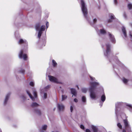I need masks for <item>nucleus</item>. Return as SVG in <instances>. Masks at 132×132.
Wrapping results in <instances>:
<instances>
[{"mask_svg":"<svg viewBox=\"0 0 132 132\" xmlns=\"http://www.w3.org/2000/svg\"><path fill=\"white\" fill-rule=\"evenodd\" d=\"M99 85V83L97 82L93 81L89 82L90 87L89 89L90 92V96L92 99H94L96 98L98 91L96 87Z\"/></svg>","mask_w":132,"mask_h":132,"instance_id":"1","label":"nucleus"},{"mask_svg":"<svg viewBox=\"0 0 132 132\" xmlns=\"http://www.w3.org/2000/svg\"><path fill=\"white\" fill-rule=\"evenodd\" d=\"M81 6L82 11L84 17L88 21L87 9L84 2L82 0H81Z\"/></svg>","mask_w":132,"mask_h":132,"instance_id":"2","label":"nucleus"},{"mask_svg":"<svg viewBox=\"0 0 132 132\" xmlns=\"http://www.w3.org/2000/svg\"><path fill=\"white\" fill-rule=\"evenodd\" d=\"M110 45L109 43H107L105 45L103 46V47L105 49V48H106V50L104 51V54L105 56L109 57L111 54L110 50Z\"/></svg>","mask_w":132,"mask_h":132,"instance_id":"3","label":"nucleus"},{"mask_svg":"<svg viewBox=\"0 0 132 132\" xmlns=\"http://www.w3.org/2000/svg\"><path fill=\"white\" fill-rule=\"evenodd\" d=\"M39 26H37L36 27V29L37 30H38L39 32H38V37L39 38L41 35L42 34V31L45 30V26H41V28L40 29H39Z\"/></svg>","mask_w":132,"mask_h":132,"instance_id":"4","label":"nucleus"},{"mask_svg":"<svg viewBox=\"0 0 132 132\" xmlns=\"http://www.w3.org/2000/svg\"><path fill=\"white\" fill-rule=\"evenodd\" d=\"M122 104V102H118L115 104V113L116 115L118 116L119 112L121 110L120 107Z\"/></svg>","mask_w":132,"mask_h":132,"instance_id":"5","label":"nucleus"},{"mask_svg":"<svg viewBox=\"0 0 132 132\" xmlns=\"http://www.w3.org/2000/svg\"><path fill=\"white\" fill-rule=\"evenodd\" d=\"M26 50H27L26 49L24 50H21L19 55V57L20 58H23L24 60H27V55L26 54H23V53L26 52Z\"/></svg>","mask_w":132,"mask_h":132,"instance_id":"6","label":"nucleus"},{"mask_svg":"<svg viewBox=\"0 0 132 132\" xmlns=\"http://www.w3.org/2000/svg\"><path fill=\"white\" fill-rule=\"evenodd\" d=\"M48 77L49 80L51 82L56 83V84H62V82H59L58 80L55 77L51 76H49Z\"/></svg>","mask_w":132,"mask_h":132,"instance_id":"7","label":"nucleus"},{"mask_svg":"<svg viewBox=\"0 0 132 132\" xmlns=\"http://www.w3.org/2000/svg\"><path fill=\"white\" fill-rule=\"evenodd\" d=\"M26 92L27 94H28L31 100L33 101H35V98H36L37 96V93L36 90H34L33 91V93L34 96V97H33L32 96V95L30 94L29 91L28 90H27Z\"/></svg>","mask_w":132,"mask_h":132,"instance_id":"8","label":"nucleus"},{"mask_svg":"<svg viewBox=\"0 0 132 132\" xmlns=\"http://www.w3.org/2000/svg\"><path fill=\"white\" fill-rule=\"evenodd\" d=\"M50 87V85H48L45 87L43 90H41V94H44L43 98L44 99L46 98L47 97V94L45 92H44V90H45V92H46L47 90V89L49 88Z\"/></svg>","mask_w":132,"mask_h":132,"instance_id":"9","label":"nucleus"},{"mask_svg":"<svg viewBox=\"0 0 132 132\" xmlns=\"http://www.w3.org/2000/svg\"><path fill=\"white\" fill-rule=\"evenodd\" d=\"M108 34L111 42L114 43H115L116 40L114 36L109 32H108Z\"/></svg>","mask_w":132,"mask_h":132,"instance_id":"10","label":"nucleus"},{"mask_svg":"<svg viewBox=\"0 0 132 132\" xmlns=\"http://www.w3.org/2000/svg\"><path fill=\"white\" fill-rule=\"evenodd\" d=\"M57 107L59 111H63L64 109V105L61 103H59L57 104Z\"/></svg>","mask_w":132,"mask_h":132,"instance_id":"11","label":"nucleus"},{"mask_svg":"<svg viewBox=\"0 0 132 132\" xmlns=\"http://www.w3.org/2000/svg\"><path fill=\"white\" fill-rule=\"evenodd\" d=\"M19 43L20 44H25L27 46L28 45V42L26 40H23L22 39H20L19 41Z\"/></svg>","mask_w":132,"mask_h":132,"instance_id":"12","label":"nucleus"},{"mask_svg":"<svg viewBox=\"0 0 132 132\" xmlns=\"http://www.w3.org/2000/svg\"><path fill=\"white\" fill-rule=\"evenodd\" d=\"M122 30L123 32L124 38L127 37V33L125 28L124 27H122Z\"/></svg>","mask_w":132,"mask_h":132,"instance_id":"13","label":"nucleus"},{"mask_svg":"<svg viewBox=\"0 0 132 132\" xmlns=\"http://www.w3.org/2000/svg\"><path fill=\"white\" fill-rule=\"evenodd\" d=\"M81 101L82 104L83 105H85L86 103V98L85 96H83L81 97Z\"/></svg>","mask_w":132,"mask_h":132,"instance_id":"14","label":"nucleus"},{"mask_svg":"<svg viewBox=\"0 0 132 132\" xmlns=\"http://www.w3.org/2000/svg\"><path fill=\"white\" fill-rule=\"evenodd\" d=\"M10 95V93H9L6 95L4 101V104H5L6 103Z\"/></svg>","mask_w":132,"mask_h":132,"instance_id":"15","label":"nucleus"},{"mask_svg":"<svg viewBox=\"0 0 132 132\" xmlns=\"http://www.w3.org/2000/svg\"><path fill=\"white\" fill-rule=\"evenodd\" d=\"M123 122L125 128L130 126L128 122L126 119L123 120Z\"/></svg>","mask_w":132,"mask_h":132,"instance_id":"16","label":"nucleus"},{"mask_svg":"<svg viewBox=\"0 0 132 132\" xmlns=\"http://www.w3.org/2000/svg\"><path fill=\"white\" fill-rule=\"evenodd\" d=\"M102 94H103L101 97V100L103 102L105 100L106 97L103 92Z\"/></svg>","mask_w":132,"mask_h":132,"instance_id":"17","label":"nucleus"},{"mask_svg":"<svg viewBox=\"0 0 132 132\" xmlns=\"http://www.w3.org/2000/svg\"><path fill=\"white\" fill-rule=\"evenodd\" d=\"M72 94L73 95L76 96L77 95V92L76 90L73 88H71V89Z\"/></svg>","mask_w":132,"mask_h":132,"instance_id":"18","label":"nucleus"},{"mask_svg":"<svg viewBox=\"0 0 132 132\" xmlns=\"http://www.w3.org/2000/svg\"><path fill=\"white\" fill-rule=\"evenodd\" d=\"M122 80L123 83L126 84H127V82L129 81V79H127L125 77H123L122 78Z\"/></svg>","mask_w":132,"mask_h":132,"instance_id":"19","label":"nucleus"},{"mask_svg":"<svg viewBox=\"0 0 132 132\" xmlns=\"http://www.w3.org/2000/svg\"><path fill=\"white\" fill-rule=\"evenodd\" d=\"M92 128L93 132H98V128L96 127L92 126Z\"/></svg>","mask_w":132,"mask_h":132,"instance_id":"20","label":"nucleus"},{"mask_svg":"<svg viewBox=\"0 0 132 132\" xmlns=\"http://www.w3.org/2000/svg\"><path fill=\"white\" fill-rule=\"evenodd\" d=\"M99 33L101 35H105L106 32L105 30L104 29H101L99 31Z\"/></svg>","mask_w":132,"mask_h":132,"instance_id":"21","label":"nucleus"},{"mask_svg":"<svg viewBox=\"0 0 132 132\" xmlns=\"http://www.w3.org/2000/svg\"><path fill=\"white\" fill-rule=\"evenodd\" d=\"M52 65L54 67H56L57 65V63L54 60H52Z\"/></svg>","mask_w":132,"mask_h":132,"instance_id":"22","label":"nucleus"},{"mask_svg":"<svg viewBox=\"0 0 132 132\" xmlns=\"http://www.w3.org/2000/svg\"><path fill=\"white\" fill-rule=\"evenodd\" d=\"M34 112L36 113L38 115H40L41 114V111L40 110L38 109H36L34 111Z\"/></svg>","mask_w":132,"mask_h":132,"instance_id":"23","label":"nucleus"},{"mask_svg":"<svg viewBox=\"0 0 132 132\" xmlns=\"http://www.w3.org/2000/svg\"><path fill=\"white\" fill-rule=\"evenodd\" d=\"M81 90L83 93H86L88 91V89L86 88L83 87L81 88Z\"/></svg>","mask_w":132,"mask_h":132,"instance_id":"24","label":"nucleus"},{"mask_svg":"<svg viewBox=\"0 0 132 132\" xmlns=\"http://www.w3.org/2000/svg\"><path fill=\"white\" fill-rule=\"evenodd\" d=\"M39 106V104L35 102L33 103L31 105V106L32 107H37Z\"/></svg>","mask_w":132,"mask_h":132,"instance_id":"25","label":"nucleus"},{"mask_svg":"<svg viewBox=\"0 0 132 132\" xmlns=\"http://www.w3.org/2000/svg\"><path fill=\"white\" fill-rule=\"evenodd\" d=\"M125 128L128 132H131V129L130 126L126 127Z\"/></svg>","mask_w":132,"mask_h":132,"instance_id":"26","label":"nucleus"},{"mask_svg":"<svg viewBox=\"0 0 132 132\" xmlns=\"http://www.w3.org/2000/svg\"><path fill=\"white\" fill-rule=\"evenodd\" d=\"M47 128V126L46 125H43L42 127V130H45Z\"/></svg>","mask_w":132,"mask_h":132,"instance_id":"27","label":"nucleus"},{"mask_svg":"<svg viewBox=\"0 0 132 132\" xmlns=\"http://www.w3.org/2000/svg\"><path fill=\"white\" fill-rule=\"evenodd\" d=\"M109 17L112 19H114L115 18V16L114 15L112 14H109Z\"/></svg>","mask_w":132,"mask_h":132,"instance_id":"28","label":"nucleus"},{"mask_svg":"<svg viewBox=\"0 0 132 132\" xmlns=\"http://www.w3.org/2000/svg\"><path fill=\"white\" fill-rule=\"evenodd\" d=\"M62 101H63L65 99H66L67 97V96L66 95H62Z\"/></svg>","mask_w":132,"mask_h":132,"instance_id":"29","label":"nucleus"},{"mask_svg":"<svg viewBox=\"0 0 132 132\" xmlns=\"http://www.w3.org/2000/svg\"><path fill=\"white\" fill-rule=\"evenodd\" d=\"M128 7L129 10L132 9V4L130 3H129L128 4Z\"/></svg>","mask_w":132,"mask_h":132,"instance_id":"30","label":"nucleus"},{"mask_svg":"<svg viewBox=\"0 0 132 132\" xmlns=\"http://www.w3.org/2000/svg\"><path fill=\"white\" fill-rule=\"evenodd\" d=\"M126 105L128 107L130 110V111H132V105L129 104H127Z\"/></svg>","mask_w":132,"mask_h":132,"instance_id":"31","label":"nucleus"},{"mask_svg":"<svg viewBox=\"0 0 132 132\" xmlns=\"http://www.w3.org/2000/svg\"><path fill=\"white\" fill-rule=\"evenodd\" d=\"M117 126L120 129H121L122 128V126L120 123H118Z\"/></svg>","mask_w":132,"mask_h":132,"instance_id":"32","label":"nucleus"},{"mask_svg":"<svg viewBox=\"0 0 132 132\" xmlns=\"http://www.w3.org/2000/svg\"><path fill=\"white\" fill-rule=\"evenodd\" d=\"M129 35L131 38H132V30L130 31L129 33Z\"/></svg>","mask_w":132,"mask_h":132,"instance_id":"33","label":"nucleus"},{"mask_svg":"<svg viewBox=\"0 0 132 132\" xmlns=\"http://www.w3.org/2000/svg\"><path fill=\"white\" fill-rule=\"evenodd\" d=\"M20 72L23 74H24L25 72V71L24 69H21L20 71Z\"/></svg>","mask_w":132,"mask_h":132,"instance_id":"34","label":"nucleus"},{"mask_svg":"<svg viewBox=\"0 0 132 132\" xmlns=\"http://www.w3.org/2000/svg\"><path fill=\"white\" fill-rule=\"evenodd\" d=\"M29 84L30 86H34V82H30Z\"/></svg>","mask_w":132,"mask_h":132,"instance_id":"35","label":"nucleus"},{"mask_svg":"<svg viewBox=\"0 0 132 132\" xmlns=\"http://www.w3.org/2000/svg\"><path fill=\"white\" fill-rule=\"evenodd\" d=\"M90 78L91 80L92 81H95V78L93 77L90 76Z\"/></svg>","mask_w":132,"mask_h":132,"instance_id":"36","label":"nucleus"},{"mask_svg":"<svg viewBox=\"0 0 132 132\" xmlns=\"http://www.w3.org/2000/svg\"><path fill=\"white\" fill-rule=\"evenodd\" d=\"M70 111L71 112H72L73 110V107L72 106H71L70 107Z\"/></svg>","mask_w":132,"mask_h":132,"instance_id":"37","label":"nucleus"},{"mask_svg":"<svg viewBox=\"0 0 132 132\" xmlns=\"http://www.w3.org/2000/svg\"><path fill=\"white\" fill-rule=\"evenodd\" d=\"M114 4L116 5H117L118 4V2L117 0H114Z\"/></svg>","mask_w":132,"mask_h":132,"instance_id":"38","label":"nucleus"},{"mask_svg":"<svg viewBox=\"0 0 132 132\" xmlns=\"http://www.w3.org/2000/svg\"><path fill=\"white\" fill-rule=\"evenodd\" d=\"M21 98L23 100H25L26 99L25 96L23 95L21 96Z\"/></svg>","mask_w":132,"mask_h":132,"instance_id":"39","label":"nucleus"},{"mask_svg":"<svg viewBox=\"0 0 132 132\" xmlns=\"http://www.w3.org/2000/svg\"><path fill=\"white\" fill-rule=\"evenodd\" d=\"M80 127L81 128L83 129H84V126L82 125H80Z\"/></svg>","mask_w":132,"mask_h":132,"instance_id":"40","label":"nucleus"},{"mask_svg":"<svg viewBox=\"0 0 132 132\" xmlns=\"http://www.w3.org/2000/svg\"><path fill=\"white\" fill-rule=\"evenodd\" d=\"M123 16L125 19H126L127 18V16L125 13H124L123 14Z\"/></svg>","mask_w":132,"mask_h":132,"instance_id":"41","label":"nucleus"},{"mask_svg":"<svg viewBox=\"0 0 132 132\" xmlns=\"http://www.w3.org/2000/svg\"><path fill=\"white\" fill-rule=\"evenodd\" d=\"M96 21H97V19H93V23H96Z\"/></svg>","mask_w":132,"mask_h":132,"instance_id":"42","label":"nucleus"},{"mask_svg":"<svg viewBox=\"0 0 132 132\" xmlns=\"http://www.w3.org/2000/svg\"><path fill=\"white\" fill-rule=\"evenodd\" d=\"M74 101L75 102L77 103L78 102V100L77 99L75 98L74 99Z\"/></svg>","mask_w":132,"mask_h":132,"instance_id":"43","label":"nucleus"},{"mask_svg":"<svg viewBox=\"0 0 132 132\" xmlns=\"http://www.w3.org/2000/svg\"><path fill=\"white\" fill-rule=\"evenodd\" d=\"M46 27H47V28L48 27V26H49V23H48V22H46Z\"/></svg>","mask_w":132,"mask_h":132,"instance_id":"44","label":"nucleus"},{"mask_svg":"<svg viewBox=\"0 0 132 132\" xmlns=\"http://www.w3.org/2000/svg\"><path fill=\"white\" fill-rule=\"evenodd\" d=\"M86 132H91L90 130L89 129H87L86 130Z\"/></svg>","mask_w":132,"mask_h":132,"instance_id":"45","label":"nucleus"},{"mask_svg":"<svg viewBox=\"0 0 132 132\" xmlns=\"http://www.w3.org/2000/svg\"><path fill=\"white\" fill-rule=\"evenodd\" d=\"M76 87H77L78 89H79V88L78 85H76Z\"/></svg>","mask_w":132,"mask_h":132,"instance_id":"46","label":"nucleus"},{"mask_svg":"<svg viewBox=\"0 0 132 132\" xmlns=\"http://www.w3.org/2000/svg\"><path fill=\"white\" fill-rule=\"evenodd\" d=\"M122 132H126V130L125 129H123V130Z\"/></svg>","mask_w":132,"mask_h":132,"instance_id":"47","label":"nucleus"},{"mask_svg":"<svg viewBox=\"0 0 132 132\" xmlns=\"http://www.w3.org/2000/svg\"><path fill=\"white\" fill-rule=\"evenodd\" d=\"M111 22V20H108V22Z\"/></svg>","mask_w":132,"mask_h":132,"instance_id":"48","label":"nucleus"},{"mask_svg":"<svg viewBox=\"0 0 132 132\" xmlns=\"http://www.w3.org/2000/svg\"><path fill=\"white\" fill-rule=\"evenodd\" d=\"M0 132H2V131L1 129H0Z\"/></svg>","mask_w":132,"mask_h":132,"instance_id":"49","label":"nucleus"},{"mask_svg":"<svg viewBox=\"0 0 132 132\" xmlns=\"http://www.w3.org/2000/svg\"><path fill=\"white\" fill-rule=\"evenodd\" d=\"M55 108H54V110H55Z\"/></svg>","mask_w":132,"mask_h":132,"instance_id":"50","label":"nucleus"},{"mask_svg":"<svg viewBox=\"0 0 132 132\" xmlns=\"http://www.w3.org/2000/svg\"><path fill=\"white\" fill-rule=\"evenodd\" d=\"M27 48H28V47H26V49H27Z\"/></svg>","mask_w":132,"mask_h":132,"instance_id":"51","label":"nucleus"},{"mask_svg":"<svg viewBox=\"0 0 132 132\" xmlns=\"http://www.w3.org/2000/svg\"><path fill=\"white\" fill-rule=\"evenodd\" d=\"M102 90H103V89L102 88Z\"/></svg>","mask_w":132,"mask_h":132,"instance_id":"52","label":"nucleus"},{"mask_svg":"<svg viewBox=\"0 0 132 132\" xmlns=\"http://www.w3.org/2000/svg\"><path fill=\"white\" fill-rule=\"evenodd\" d=\"M109 132H111L109 131Z\"/></svg>","mask_w":132,"mask_h":132,"instance_id":"53","label":"nucleus"}]
</instances>
